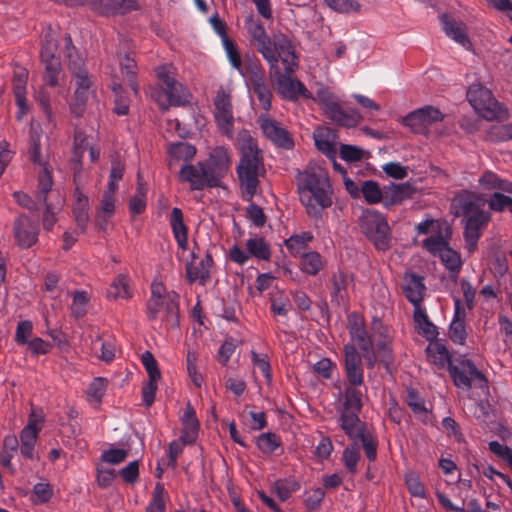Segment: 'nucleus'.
Listing matches in <instances>:
<instances>
[{
  "mask_svg": "<svg viewBox=\"0 0 512 512\" xmlns=\"http://www.w3.org/2000/svg\"><path fill=\"white\" fill-rule=\"evenodd\" d=\"M467 100L482 118L493 121L505 118L507 110L493 96L490 89L481 83H473L467 90Z\"/></svg>",
  "mask_w": 512,
  "mask_h": 512,
  "instance_id": "6",
  "label": "nucleus"
},
{
  "mask_svg": "<svg viewBox=\"0 0 512 512\" xmlns=\"http://www.w3.org/2000/svg\"><path fill=\"white\" fill-rule=\"evenodd\" d=\"M89 146L85 133L77 130L74 135L73 161L82 162L83 154Z\"/></svg>",
  "mask_w": 512,
  "mask_h": 512,
  "instance_id": "64",
  "label": "nucleus"
},
{
  "mask_svg": "<svg viewBox=\"0 0 512 512\" xmlns=\"http://www.w3.org/2000/svg\"><path fill=\"white\" fill-rule=\"evenodd\" d=\"M331 301L337 306L344 305L349 299V286L353 283V276L341 270L331 276Z\"/></svg>",
  "mask_w": 512,
  "mask_h": 512,
  "instance_id": "21",
  "label": "nucleus"
},
{
  "mask_svg": "<svg viewBox=\"0 0 512 512\" xmlns=\"http://www.w3.org/2000/svg\"><path fill=\"white\" fill-rule=\"evenodd\" d=\"M505 192H494L487 200L488 207L491 211L503 213L508 211L512 214V197L505 195Z\"/></svg>",
  "mask_w": 512,
  "mask_h": 512,
  "instance_id": "50",
  "label": "nucleus"
},
{
  "mask_svg": "<svg viewBox=\"0 0 512 512\" xmlns=\"http://www.w3.org/2000/svg\"><path fill=\"white\" fill-rule=\"evenodd\" d=\"M406 403L418 418L424 422L426 421L428 410L425 406V400L416 390L410 389L407 391Z\"/></svg>",
  "mask_w": 512,
  "mask_h": 512,
  "instance_id": "48",
  "label": "nucleus"
},
{
  "mask_svg": "<svg viewBox=\"0 0 512 512\" xmlns=\"http://www.w3.org/2000/svg\"><path fill=\"white\" fill-rule=\"evenodd\" d=\"M257 122L261 131L274 145L289 150L294 146L291 134L267 114H261Z\"/></svg>",
  "mask_w": 512,
  "mask_h": 512,
  "instance_id": "17",
  "label": "nucleus"
},
{
  "mask_svg": "<svg viewBox=\"0 0 512 512\" xmlns=\"http://www.w3.org/2000/svg\"><path fill=\"white\" fill-rule=\"evenodd\" d=\"M361 443L364 453L370 462L376 460L377 457V439L367 431L357 438V443Z\"/></svg>",
  "mask_w": 512,
  "mask_h": 512,
  "instance_id": "57",
  "label": "nucleus"
},
{
  "mask_svg": "<svg viewBox=\"0 0 512 512\" xmlns=\"http://www.w3.org/2000/svg\"><path fill=\"white\" fill-rule=\"evenodd\" d=\"M444 114L432 105L416 109L403 118V124L415 134H427L430 125L444 120Z\"/></svg>",
  "mask_w": 512,
  "mask_h": 512,
  "instance_id": "12",
  "label": "nucleus"
},
{
  "mask_svg": "<svg viewBox=\"0 0 512 512\" xmlns=\"http://www.w3.org/2000/svg\"><path fill=\"white\" fill-rule=\"evenodd\" d=\"M168 66H157L156 76L161 83V88L165 91L169 105L181 106L188 102V92L186 88L170 75Z\"/></svg>",
  "mask_w": 512,
  "mask_h": 512,
  "instance_id": "14",
  "label": "nucleus"
},
{
  "mask_svg": "<svg viewBox=\"0 0 512 512\" xmlns=\"http://www.w3.org/2000/svg\"><path fill=\"white\" fill-rule=\"evenodd\" d=\"M169 224L178 247L185 251L188 248V228L184 223L183 212L180 208L174 207L171 210Z\"/></svg>",
  "mask_w": 512,
  "mask_h": 512,
  "instance_id": "29",
  "label": "nucleus"
},
{
  "mask_svg": "<svg viewBox=\"0 0 512 512\" xmlns=\"http://www.w3.org/2000/svg\"><path fill=\"white\" fill-rule=\"evenodd\" d=\"M359 386H348L344 390L343 411L361 412L363 394Z\"/></svg>",
  "mask_w": 512,
  "mask_h": 512,
  "instance_id": "44",
  "label": "nucleus"
},
{
  "mask_svg": "<svg viewBox=\"0 0 512 512\" xmlns=\"http://www.w3.org/2000/svg\"><path fill=\"white\" fill-rule=\"evenodd\" d=\"M447 246L448 243L440 232L423 240V247L431 253H441Z\"/></svg>",
  "mask_w": 512,
  "mask_h": 512,
  "instance_id": "63",
  "label": "nucleus"
},
{
  "mask_svg": "<svg viewBox=\"0 0 512 512\" xmlns=\"http://www.w3.org/2000/svg\"><path fill=\"white\" fill-rule=\"evenodd\" d=\"M440 21L445 34L449 38L453 39L466 49L471 47L472 44L468 37L467 26L463 22L456 21L447 14L441 15Z\"/></svg>",
  "mask_w": 512,
  "mask_h": 512,
  "instance_id": "23",
  "label": "nucleus"
},
{
  "mask_svg": "<svg viewBox=\"0 0 512 512\" xmlns=\"http://www.w3.org/2000/svg\"><path fill=\"white\" fill-rule=\"evenodd\" d=\"M360 458V445L357 441H353L344 449L342 454L343 464L350 474L353 475L357 472V464Z\"/></svg>",
  "mask_w": 512,
  "mask_h": 512,
  "instance_id": "45",
  "label": "nucleus"
},
{
  "mask_svg": "<svg viewBox=\"0 0 512 512\" xmlns=\"http://www.w3.org/2000/svg\"><path fill=\"white\" fill-rule=\"evenodd\" d=\"M484 206L485 200L469 191L459 193L452 200L454 215L463 218L464 248L470 255L477 250L478 241L491 221V214Z\"/></svg>",
  "mask_w": 512,
  "mask_h": 512,
  "instance_id": "1",
  "label": "nucleus"
},
{
  "mask_svg": "<svg viewBox=\"0 0 512 512\" xmlns=\"http://www.w3.org/2000/svg\"><path fill=\"white\" fill-rule=\"evenodd\" d=\"M53 186V179L51 172L48 170L47 166L42 167L39 176H38V185L36 192V200L39 204H48L47 196L51 191Z\"/></svg>",
  "mask_w": 512,
  "mask_h": 512,
  "instance_id": "43",
  "label": "nucleus"
},
{
  "mask_svg": "<svg viewBox=\"0 0 512 512\" xmlns=\"http://www.w3.org/2000/svg\"><path fill=\"white\" fill-rule=\"evenodd\" d=\"M39 430H31L30 426H24L20 433V452L27 459L34 458V447L38 438Z\"/></svg>",
  "mask_w": 512,
  "mask_h": 512,
  "instance_id": "42",
  "label": "nucleus"
},
{
  "mask_svg": "<svg viewBox=\"0 0 512 512\" xmlns=\"http://www.w3.org/2000/svg\"><path fill=\"white\" fill-rule=\"evenodd\" d=\"M141 361L150 380L157 381L160 379L161 374L158 369V364L151 352L145 351L141 355Z\"/></svg>",
  "mask_w": 512,
  "mask_h": 512,
  "instance_id": "59",
  "label": "nucleus"
},
{
  "mask_svg": "<svg viewBox=\"0 0 512 512\" xmlns=\"http://www.w3.org/2000/svg\"><path fill=\"white\" fill-rule=\"evenodd\" d=\"M313 138L316 148L329 158L336 154L335 139L336 133L333 129L326 126H320L315 129Z\"/></svg>",
  "mask_w": 512,
  "mask_h": 512,
  "instance_id": "28",
  "label": "nucleus"
},
{
  "mask_svg": "<svg viewBox=\"0 0 512 512\" xmlns=\"http://www.w3.org/2000/svg\"><path fill=\"white\" fill-rule=\"evenodd\" d=\"M73 215L78 228L81 232H84L89 220L87 197L79 198V201H76L73 207Z\"/></svg>",
  "mask_w": 512,
  "mask_h": 512,
  "instance_id": "56",
  "label": "nucleus"
},
{
  "mask_svg": "<svg viewBox=\"0 0 512 512\" xmlns=\"http://www.w3.org/2000/svg\"><path fill=\"white\" fill-rule=\"evenodd\" d=\"M426 353L430 362L439 368H443L451 363L450 355L446 346L439 340H431L426 348Z\"/></svg>",
  "mask_w": 512,
  "mask_h": 512,
  "instance_id": "36",
  "label": "nucleus"
},
{
  "mask_svg": "<svg viewBox=\"0 0 512 512\" xmlns=\"http://www.w3.org/2000/svg\"><path fill=\"white\" fill-rule=\"evenodd\" d=\"M246 249L250 257H254L257 260L268 261L271 258L270 245L261 236H254L247 239Z\"/></svg>",
  "mask_w": 512,
  "mask_h": 512,
  "instance_id": "37",
  "label": "nucleus"
},
{
  "mask_svg": "<svg viewBox=\"0 0 512 512\" xmlns=\"http://www.w3.org/2000/svg\"><path fill=\"white\" fill-rule=\"evenodd\" d=\"M253 94L257 97L261 107L268 111L271 108L272 93L262 79H254L252 83Z\"/></svg>",
  "mask_w": 512,
  "mask_h": 512,
  "instance_id": "54",
  "label": "nucleus"
},
{
  "mask_svg": "<svg viewBox=\"0 0 512 512\" xmlns=\"http://www.w3.org/2000/svg\"><path fill=\"white\" fill-rule=\"evenodd\" d=\"M426 287L423 283V277L411 273L403 286V293L406 299L414 306H421Z\"/></svg>",
  "mask_w": 512,
  "mask_h": 512,
  "instance_id": "31",
  "label": "nucleus"
},
{
  "mask_svg": "<svg viewBox=\"0 0 512 512\" xmlns=\"http://www.w3.org/2000/svg\"><path fill=\"white\" fill-rule=\"evenodd\" d=\"M196 148L188 142H175L171 143L167 147L168 154V168L173 170L179 162L189 164V162L196 155Z\"/></svg>",
  "mask_w": 512,
  "mask_h": 512,
  "instance_id": "24",
  "label": "nucleus"
},
{
  "mask_svg": "<svg viewBox=\"0 0 512 512\" xmlns=\"http://www.w3.org/2000/svg\"><path fill=\"white\" fill-rule=\"evenodd\" d=\"M198 430L199 422L195 416V412L191 407H188L184 413L181 441L184 444L194 443L198 435Z\"/></svg>",
  "mask_w": 512,
  "mask_h": 512,
  "instance_id": "35",
  "label": "nucleus"
},
{
  "mask_svg": "<svg viewBox=\"0 0 512 512\" xmlns=\"http://www.w3.org/2000/svg\"><path fill=\"white\" fill-rule=\"evenodd\" d=\"M297 185L300 201L308 216L321 219L324 209L332 205V188L327 173L322 170L299 172Z\"/></svg>",
  "mask_w": 512,
  "mask_h": 512,
  "instance_id": "2",
  "label": "nucleus"
},
{
  "mask_svg": "<svg viewBox=\"0 0 512 512\" xmlns=\"http://www.w3.org/2000/svg\"><path fill=\"white\" fill-rule=\"evenodd\" d=\"M146 512H165L164 488L157 484Z\"/></svg>",
  "mask_w": 512,
  "mask_h": 512,
  "instance_id": "62",
  "label": "nucleus"
},
{
  "mask_svg": "<svg viewBox=\"0 0 512 512\" xmlns=\"http://www.w3.org/2000/svg\"><path fill=\"white\" fill-rule=\"evenodd\" d=\"M284 67L285 70L282 72L280 66H270L271 82L277 93L288 100H296L299 97L312 98L305 85L292 77L295 72L294 66Z\"/></svg>",
  "mask_w": 512,
  "mask_h": 512,
  "instance_id": "7",
  "label": "nucleus"
},
{
  "mask_svg": "<svg viewBox=\"0 0 512 512\" xmlns=\"http://www.w3.org/2000/svg\"><path fill=\"white\" fill-rule=\"evenodd\" d=\"M348 330L352 341L350 344H354L356 349L367 351L372 348L371 336L366 330L364 319L358 314L351 313L348 316Z\"/></svg>",
  "mask_w": 512,
  "mask_h": 512,
  "instance_id": "20",
  "label": "nucleus"
},
{
  "mask_svg": "<svg viewBox=\"0 0 512 512\" xmlns=\"http://www.w3.org/2000/svg\"><path fill=\"white\" fill-rule=\"evenodd\" d=\"M173 296H151L147 301V316L151 321H157L162 310H166V329H174L179 325V306Z\"/></svg>",
  "mask_w": 512,
  "mask_h": 512,
  "instance_id": "10",
  "label": "nucleus"
},
{
  "mask_svg": "<svg viewBox=\"0 0 512 512\" xmlns=\"http://www.w3.org/2000/svg\"><path fill=\"white\" fill-rule=\"evenodd\" d=\"M325 115L337 125L343 127H355L361 120V115L356 109L344 110L339 102L332 106Z\"/></svg>",
  "mask_w": 512,
  "mask_h": 512,
  "instance_id": "30",
  "label": "nucleus"
},
{
  "mask_svg": "<svg viewBox=\"0 0 512 512\" xmlns=\"http://www.w3.org/2000/svg\"><path fill=\"white\" fill-rule=\"evenodd\" d=\"M72 74L75 78L76 89L74 96L76 101H87L91 80L88 72L82 66H73Z\"/></svg>",
  "mask_w": 512,
  "mask_h": 512,
  "instance_id": "34",
  "label": "nucleus"
},
{
  "mask_svg": "<svg viewBox=\"0 0 512 512\" xmlns=\"http://www.w3.org/2000/svg\"><path fill=\"white\" fill-rule=\"evenodd\" d=\"M325 4L339 13L357 12L360 4L353 0H324Z\"/></svg>",
  "mask_w": 512,
  "mask_h": 512,
  "instance_id": "61",
  "label": "nucleus"
},
{
  "mask_svg": "<svg viewBox=\"0 0 512 512\" xmlns=\"http://www.w3.org/2000/svg\"><path fill=\"white\" fill-rule=\"evenodd\" d=\"M359 227L367 239L379 251L391 246V230L383 214L374 209H366L359 218Z\"/></svg>",
  "mask_w": 512,
  "mask_h": 512,
  "instance_id": "5",
  "label": "nucleus"
},
{
  "mask_svg": "<svg viewBox=\"0 0 512 512\" xmlns=\"http://www.w3.org/2000/svg\"><path fill=\"white\" fill-rule=\"evenodd\" d=\"M28 79V71L24 66H20L17 71L14 72L13 77V92L15 102L18 106V112L16 113L17 120H21L27 113L28 107L26 103V83Z\"/></svg>",
  "mask_w": 512,
  "mask_h": 512,
  "instance_id": "22",
  "label": "nucleus"
},
{
  "mask_svg": "<svg viewBox=\"0 0 512 512\" xmlns=\"http://www.w3.org/2000/svg\"><path fill=\"white\" fill-rule=\"evenodd\" d=\"M313 234L310 231H304L299 234H293L284 241L289 253L293 256H301L308 244L313 240Z\"/></svg>",
  "mask_w": 512,
  "mask_h": 512,
  "instance_id": "38",
  "label": "nucleus"
},
{
  "mask_svg": "<svg viewBox=\"0 0 512 512\" xmlns=\"http://www.w3.org/2000/svg\"><path fill=\"white\" fill-rule=\"evenodd\" d=\"M261 54L270 63L281 61L282 64H296L298 61L296 42L282 32L272 35L268 45L263 46Z\"/></svg>",
  "mask_w": 512,
  "mask_h": 512,
  "instance_id": "8",
  "label": "nucleus"
},
{
  "mask_svg": "<svg viewBox=\"0 0 512 512\" xmlns=\"http://www.w3.org/2000/svg\"><path fill=\"white\" fill-rule=\"evenodd\" d=\"M90 300L89 294L86 291H75L73 300L70 307L71 315L76 319L84 317L87 313V304Z\"/></svg>",
  "mask_w": 512,
  "mask_h": 512,
  "instance_id": "55",
  "label": "nucleus"
},
{
  "mask_svg": "<svg viewBox=\"0 0 512 512\" xmlns=\"http://www.w3.org/2000/svg\"><path fill=\"white\" fill-rule=\"evenodd\" d=\"M359 412L341 411L338 418V425L352 441H357L366 432L365 423L359 418Z\"/></svg>",
  "mask_w": 512,
  "mask_h": 512,
  "instance_id": "25",
  "label": "nucleus"
},
{
  "mask_svg": "<svg viewBox=\"0 0 512 512\" xmlns=\"http://www.w3.org/2000/svg\"><path fill=\"white\" fill-rule=\"evenodd\" d=\"M301 270L311 276L317 275L324 266L322 256L316 251L303 253L301 256Z\"/></svg>",
  "mask_w": 512,
  "mask_h": 512,
  "instance_id": "41",
  "label": "nucleus"
},
{
  "mask_svg": "<svg viewBox=\"0 0 512 512\" xmlns=\"http://www.w3.org/2000/svg\"><path fill=\"white\" fill-rule=\"evenodd\" d=\"M179 181L189 183L191 190H203L206 187L215 188L217 185L210 179L204 162L183 164L178 172Z\"/></svg>",
  "mask_w": 512,
  "mask_h": 512,
  "instance_id": "16",
  "label": "nucleus"
},
{
  "mask_svg": "<svg viewBox=\"0 0 512 512\" xmlns=\"http://www.w3.org/2000/svg\"><path fill=\"white\" fill-rule=\"evenodd\" d=\"M441 261L443 262L444 266L454 275L451 276V278L455 281L457 279V275L461 270L462 267V261L460 254L447 246L441 253H440Z\"/></svg>",
  "mask_w": 512,
  "mask_h": 512,
  "instance_id": "46",
  "label": "nucleus"
},
{
  "mask_svg": "<svg viewBox=\"0 0 512 512\" xmlns=\"http://www.w3.org/2000/svg\"><path fill=\"white\" fill-rule=\"evenodd\" d=\"M131 296L128 286V278L118 275L107 289V297L110 299H128Z\"/></svg>",
  "mask_w": 512,
  "mask_h": 512,
  "instance_id": "49",
  "label": "nucleus"
},
{
  "mask_svg": "<svg viewBox=\"0 0 512 512\" xmlns=\"http://www.w3.org/2000/svg\"><path fill=\"white\" fill-rule=\"evenodd\" d=\"M311 99L318 101L322 105L324 113L339 102L336 96L324 86L319 87L316 90L315 97L312 96Z\"/></svg>",
  "mask_w": 512,
  "mask_h": 512,
  "instance_id": "58",
  "label": "nucleus"
},
{
  "mask_svg": "<svg viewBox=\"0 0 512 512\" xmlns=\"http://www.w3.org/2000/svg\"><path fill=\"white\" fill-rule=\"evenodd\" d=\"M213 264V258L210 253H206L198 263L186 264V277L189 283L199 281L201 285H205L210 279V269Z\"/></svg>",
  "mask_w": 512,
  "mask_h": 512,
  "instance_id": "26",
  "label": "nucleus"
},
{
  "mask_svg": "<svg viewBox=\"0 0 512 512\" xmlns=\"http://www.w3.org/2000/svg\"><path fill=\"white\" fill-rule=\"evenodd\" d=\"M479 185L484 190H495V192H505L512 195V182L501 178L493 171L487 170L479 177Z\"/></svg>",
  "mask_w": 512,
  "mask_h": 512,
  "instance_id": "32",
  "label": "nucleus"
},
{
  "mask_svg": "<svg viewBox=\"0 0 512 512\" xmlns=\"http://www.w3.org/2000/svg\"><path fill=\"white\" fill-rule=\"evenodd\" d=\"M89 4L101 15H123L140 8L138 0H79L78 5Z\"/></svg>",
  "mask_w": 512,
  "mask_h": 512,
  "instance_id": "18",
  "label": "nucleus"
},
{
  "mask_svg": "<svg viewBox=\"0 0 512 512\" xmlns=\"http://www.w3.org/2000/svg\"><path fill=\"white\" fill-rule=\"evenodd\" d=\"M210 179L220 186L221 179L226 175L229 169V153L225 147H216L212 150L209 158L204 162Z\"/></svg>",
  "mask_w": 512,
  "mask_h": 512,
  "instance_id": "19",
  "label": "nucleus"
},
{
  "mask_svg": "<svg viewBox=\"0 0 512 512\" xmlns=\"http://www.w3.org/2000/svg\"><path fill=\"white\" fill-rule=\"evenodd\" d=\"M300 488L299 482L294 479L276 480L273 484V491L281 501H286L291 494Z\"/></svg>",
  "mask_w": 512,
  "mask_h": 512,
  "instance_id": "53",
  "label": "nucleus"
},
{
  "mask_svg": "<svg viewBox=\"0 0 512 512\" xmlns=\"http://www.w3.org/2000/svg\"><path fill=\"white\" fill-rule=\"evenodd\" d=\"M13 235L20 248L32 247L38 240V220H32L26 214L18 215L13 222Z\"/></svg>",
  "mask_w": 512,
  "mask_h": 512,
  "instance_id": "15",
  "label": "nucleus"
},
{
  "mask_svg": "<svg viewBox=\"0 0 512 512\" xmlns=\"http://www.w3.org/2000/svg\"><path fill=\"white\" fill-rule=\"evenodd\" d=\"M414 322L419 332L429 341L438 335L437 327L430 321L425 309L421 306L414 307Z\"/></svg>",
  "mask_w": 512,
  "mask_h": 512,
  "instance_id": "33",
  "label": "nucleus"
},
{
  "mask_svg": "<svg viewBox=\"0 0 512 512\" xmlns=\"http://www.w3.org/2000/svg\"><path fill=\"white\" fill-rule=\"evenodd\" d=\"M361 195L368 204H377L382 202L384 198V189L373 180H366L361 185Z\"/></svg>",
  "mask_w": 512,
  "mask_h": 512,
  "instance_id": "47",
  "label": "nucleus"
},
{
  "mask_svg": "<svg viewBox=\"0 0 512 512\" xmlns=\"http://www.w3.org/2000/svg\"><path fill=\"white\" fill-rule=\"evenodd\" d=\"M256 445L264 454H272L281 446V439L273 432L262 433L258 436Z\"/></svg>",
  "mask_w": 512,
  "mask_h": 512,
  "instance_id": "52",
  "label": "nucleus"
},
{
  "mask_svg": "<svg viewBox=\"0 0 512 512\" xmlns=\"http://www.w3.org/2000/svg\"><path fill=\"white\" fill-rule=\"evenodd\" d=\"M41 137L42 131L39 127L31 126L29 131L28 156L31 162L46 166L41 157Z\"/></svg>",
  "mask_w": 512,
  "mask_h": 512,
  "instance_id": "40",
  "label": "nucleus"
},
{
  "mask_svg": "<svg viewBox=\"0 0 512 512\" xmlns=\"http://www.w3.org/2000/svg\"><path fill=\"white\" fill-rule=\"evenodd\" d=\"M247 29L250 36L257 42V48L261 53L263 46L268 45L270 38L267 36L264 26L253 18L248 19Z\"/></svg>",
  "mask_w": 512,
  "mask_h": 512,
  "instance_id": "51",
  "label": "nucleus"
},
{
  "mask_svg": "<svg viewBox=\"0 0 512 512\" xmlns=\"http://www.w3.org/2000/svg\"><path fill=\"white\" fill-rule=\"evenodd\" d=\"M107 380L102 377L94 378L86 390V399L89 404L98 408L107 390Z\"/></svg>",
  "mask_w": 512,
  "mask_h": 512,
  "instance_id": "39",
  "label": "nucleus"
},
{
  "mask_svg": "<svg viewBox=\"0 0 512 512\" xmlns=\"http://www.w3.org/2000/svg\"><path fill=\"white\" fill-rule=\"evenodd\" d=\"M448 371L454 385L460 389L470 390L473 381L478 388L488 389L487 378L472 360L463 359L458 364L449 363Z\"/></svg>",
  "mask_w": 512,
  "mask_h": 512,
  "instance_id": "9",
  "label": "nucleus"
},
{
  "mask_svg": "<svg viewBox=\"0 0 512 512\" xmlns=\"http://www.w3.org/2000/svg\"><path fill=\"white\" fill-rule=\"evenodd\" d=\"M263 168L260 150L250 139L242 147V155L237 167L243 199L251 202L259 184V173Z\"/></svg>",
  "mask_w": 512,
  "mask_h": 512,
  "instance_id": "3",
  "label": "nucleus"
},
{
  "mask_svg": "<svg viewBox=\"0 0 512 512\" xmlns=\"http://www.w3.org/2000/svg\"><path fill=\"white\" fill-rule=\"evenodd\" d=\"M343 369L349 385L361 386L364 383V368L361 354L354 344L343 346Z\"/></svg>",
  "mask_w": 512,
  "mask_h": 512,
  "instance_id": "13",
  "label": "nucleus"
},
{
  "mask_svg": "<svg viewBox=\"0 0 512 512\" xmlns=\"http://www.w3.org/2000/svg\"><path fill=\"white\" fill-rule=\"evenodd\" d=\"M214 118L223 135L228 138L234 136V113L232 97L229 91L220 88L213 101Z\"/></svg>",
  "mask_w": 512,
  "mask_h": 512,
  "instance_id": "11",
  "label": "nucleus"
},
{
  "mask_svg": "<svg viewBox=\"0 0 512 512\" xmlns=\"http://www.w3.org/2000/svg\"><path fill=\"white\" fill-rule=\"evenodd\" d=\"M40 58L45 64H84L87 61L86 52L73 45L70 35L65 36L61 48L54 38L46 35L42 43Z\"/></svg>",
  "mask_w": 512,
  "mask_h": 512,
  "instance_id": "4",
  "label": "nucleus"
},
{
  "mask_svg": "<svg viewBox=\"0 0 512 512\" xmlns=\"http://www.w3.org/2000/svg\"><path fill=\"white\" fill-rule=\"evenodd\" d=\"M414 192L415 188L408 182L385 186L383 206L389 208L395 204H400L405 199L412 198Z\"/></svg>",
  "mask_w": 512,
  "mask_h": 512,
  "instance_id": "27",
  "label": "nucleus"
},
{
  "mask_svg": "<svg viewBox=\"0 0 512 512\" xmlns=\"http://www.w3.org/2000/svg\"><path fill=\"white\" fill-rule=\"evenodd\" d=\"M405 484L407 486L409 493L412 496L422 499L426 497L424 484L420 481L419 477L414 473H410L405 476Z\"/></svg>",
  "mask_w": 512,
  "mask_h": 512,
  "instance_id": "60",
  "label": "nucleus"
}]
</instances>
